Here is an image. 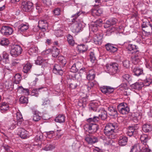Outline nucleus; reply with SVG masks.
Returning <instances> with one entry per match:
<instances>
[{"label":"nucleus","instance_id":"nucleus-1","mask_svg":"<svg viewBox=\"0 0 152 152\" xmlns=\"http://www.w3.org/2000/svg\"><path fill=\"white\" fill-rule=\"evenodd\" d=\"M108 73L111 75H114L119 72L118 65L116 63L107 64L105 66Z\"/></svg>","mask_w":152,"mask_h":152},{"label":"nucleus","instance_id":"nucleus-2","mask_svg":"<svg viewBox=\"0 0 152 152\" xmlns=\"http://www.w3.org/2000/svg\"><path fill=\"white\" fill-rule=\"evenodd\" d=\"M98 127L96 124L88 123L84 126V129L86 131H88L89 133H93L96 132Z\"/></svg>","mask_w":152,"mask_h":152},{"label":"nucleus","instance_id":"nucleus-3","mask_svg":"<svg viewBox=\"0 0 152 152\" xmlns=\"http://www.w3.org/2000/svg\"><path fill=\"white\" fill-rule=\"evenodd\" d=\"M22 50V49L19 45H13L11 46L10 54L13 57H17L21 53Z\"/></svg>","mask_w":152,"mask_h":152},{"label":"nucleus","instance_id":"nucleus-4","mask_svg":"<svg viewBox=\"0 0 152 152\" xmlns=\"http://www.w3.org/2000/svg\"><path fill=\"white\" fill-rule=\"evenodd\" d=\"M117 108L119 112L122 114L128 113L129 111L126 104L123 103L119 104L117 107Z\"/></svg>","mask_w":152,"mask_h":152},{"label":"nucleus","instance_id":"nucleus-5","mask_svg":"<svg viewBox=\"0 0 152 152\" xmlns=\"http://www.w3.org/2000/svg\"><path fill=\"white\" fill-rule=\"evenodd\" d=\"M72 22V31L75 33H78L81 30L80 22L79 20L76 21V20H73Z\"/></svg>","mask_w":152,"mask_h":152},{"label":"nucleus","instance_id":"nucleus-6","mask_svg":"<svg viewBox=\"0 0 152 152\" xmlns=\"http://www.w3.org/2000/svg\"><path fill=\"white\" fill-rule=\"evenodd\" d=\"M33 6L32 3L30 1H23L22 2L21 7L24 11L28 12L32 10Z\"/></svg>","mask_w":152,"mask_h":152},{"label":"nucleus","instance_id":"nucleus-7","mask_svg":"<svg viewBox=\"0 0 152 152\" xmlns=\"http://www.w3.org/2000/svg\"><path fill=\"white\" fill-rule=\"evenodd\" d=\"M13 31L12 28L9 26H3L1 30V33L5 35H9L11 34Z\"/></svg>","mask_w":152,"mask_h":152},{"label":"nucleus","instance_id":"nucleus-8","mask_svg":"<svg viewBox=\"0 0 152 152\" xmlns=\"http://www.w3.org/2000/svg\"><path fill=\"white\" fill-rule=\"evenodd\" d=\"M104 133L108 137L109 139H110L109 140V143H111L113 142L112 139H114L116 137V134L114 131H111L109 130V131L104 130Z\"/></svg>","mask_w":152,"mask_h":152},{"label":"nucleus","instance_id":"nucleus-9","mask_svg":"<svg viewBox=\"0 0 152 152\" xmlns=\"http://www.w3.org/2000/svg\"><path fill=\"white\" fill-rule=\"evenodd\" d=\"M140 53L137 50L135 52V55L131 57V59L133 63L136 64L140 61Z\"/></svg>","mask_w":152,"mask_h":152},{"label":"nucleus","instance_id":"nucleus-10","mask_svg":"<svg viewBox=\"0 0 152 152\" xmlns=\"http://www.w3.org/2000/svg\"><path fill=\"white\" fill-rule=\"evenodd\" d=\"M101 91L103 93L107 95L112 93L114 91V88L110 86H104L100 88Z\"/></svg>","mask_w":152,"mask_h":152},{"label":"nucleus","instance_id":"nucleus-11","mask_svg":"<svg viewBox=\"0 0 152 152\" xmlns=\"http://www.w3.org/2000/svg\"><path fill=\"white\" fill-rule=\"evenodd\" d=\"M102 12L103 11L102 9L99 7L93 8L91 10L92 15L93 16H100Z\"/></svg>","mask_w":152,"mask_h":152},{"label":"nucleus","instance_id":"nucleus-12","mask_svg":"<svg viewBox=\"0 0 152 152\" xmlns=\"http://www.w3.org/2000/svg\"><path fill=\"white\" fill-rule=\"evenodd\" d=\"M85 140L89 144H91L95 143L98 142V140L96 137L90 136L89 135H87L85 137Z\"/></svg>","mask_w":152,"mask_h":152},{"label":"nucleus","instance_id":"nucleus-13","mask_svg":"<svg viewBox=\"0 0 152 152\" xmlns=\"http://www.w3.org/2000/svg\"><path fill=\"white\" fill-rule=\"evenodd\" d=\"M132 120L134 122L136 123L142 118L141 113L136 112L132 113Z\"/></svg>","mask_w":152,"mask_h":152},{"label":"nucleus","instance_id":"nucleus-14","mask_svg":"<svg viewBox=\"0 0 152 152\" xmlns=\"http://www.w3.org/2000/svg\"><path fill=\"white\" fill-rule=\"evenodd\" d=\"M53 72L56 74H58L61 75H62L63 73V72L61 67L58 64H55L54 66Z\"/></svg>","mask_w":152,"mask_h":152},{"label":"nucleus","instance_id":"nucleus-15","mask_svg":"<svg viewBox=\"0 0 152 152\" xmlns=\"http://www.w3.org/2000/svg\"><path fill=\"white\" fill-rule=\"evenodd\" d=\"M20 136L22 139H25L28 137V132L25 129L20 128L19 129Z\"/></svg>","mask_w":152,"mask_h":152},{"label":"nucleus","instance_id":"nucleus-16","mask_svg":"<svg viewBox=\"0 0 152 152\" xmlns=\"http://www.w3.org/2000/svg\"><path fill=\"white\" fill-rule=\"evenodd\" d=\"M127 141L128 139L126 137L121 136L118 140L119 144L121 146H124L127 144Z\"/></svg>","mask_w":152,"mask_h":152},{"label":"nucleus","instance_id":"nucleus-17","mask_svg":"<svg viewBox=\"0 0 152 152\" xmlns=\"http://www.w3.org/2000/svg\"><path fill=\"white\" fill-rule=\"evenodd\" d=\"M117 128V126L112 123H109L105 126L104 130L109 131L110 130L111 131H114L115 129Z\"/></svg>","mask_w":152,"mask_h":152},{"label":"nucleus","instance_id":"nucleus-18","mask_svg":"<svg viewBox=\"0 0 152 152\" xmlns=\"http://www.w3.org/2000/svg\"><path fill=\"white\" fill-rule=\"evenodd\" d=\"M105 47L107 50L110 52L114 53L117 50V48L111 44H108L105 45Z\"/></svg>","mask_w":152,"mask_h":152},{"label":"nucleus","instance_id":"nucleus-19","mask_svg":"<svg viewBox=\"0 0 152 152\" xmlns=\"http://www.w3.org/2000/svg\"><path fill=\"white\" fill-rule=\"evenodd\" d=\"M144 86V84L143 83L137 82L135 83L132 84L131 85V86L132 88L139 90L142 88Z\"/></svg>","mask_w":152,"mask_h":152},{"label":"nucleus","instance_id":"nucleus-20","mask_svg":"<svg viewBox=\"0 0 152 152\" xmlns=\"http://www.w3.org/2000/svg\"><path fill=\"white\" fill-rule=\"evenodd\" d=\"M9 109L8 104L6 102H2L0 104V110L2 112L7 110Z\"/></svg>","mask_w":152,"mask_h":152},{"label":"nucleus","instance_id":"nucleus-21","mask_svg":"<svg viewBox=\"0 0 152 152\" xmlns=\"http://www.w3.org/2000/svg\"><path fill=\"white\" fill-rule=\"evenodd\" d=\"M65 120V117L63 115L60 114L57 116L55 119L57 122L61 123L64 122Z\"/></svg>","mask_w":152,"mask_h":152},{"label":"nucleus","instance_id":"nucleus-22","mask_svg":"<svg viewBox=\"0 0 152 152\" xmlns=\"http://www.w3.org/2000/svg\"><path fill=\"white\" fill-rule=\"evenodd\" d=\"M16 117L17 122L18 125L21 124L23 121L22 115L20 112H18L16 113Z\"/></svg>","mask_w":152,"mask_h":152},{"label":"nucleus","instance_id":"nucleus-23","mask_svg":"<svg viewBox=\"0 0 152 152\" xmlns=\"http://www.w3.org/2000/svg\"><path fill=\"white\" fill-rule=\"evenodd\" d=\"M103 38L102 35L97 34L94 37V42L96 44H99Z\"/></svg>","mask_w":152,"mask_h":152},{"label":"nucleus","instance_id":"nucleus-24","mask_svg":"<svg viewBox=\"0 0 152 152\" xmlns=\"http://www.w3.org/2000/svg\"><path fill=\"white\" fill-rule=\"evenodd\" d=\"M94 21H92L91 23V25L93 26V28L95 27L96 28L95 30H97V26H100L101 25L102 23V21L100 20H94Z\"/></svg>","mask_w":152,"mask_h":152},{"label":"nucleus","instance_id":"nucleus-25","mask_svg":"<svg viewBox=\"0 0 152 152\" xmlns=\"http://www.w3.org/2000/svg\"><path fill=\"white\" fill-rule=\"evenodd\" d=\"M99 112H101V114H99V116L102 120H105L107 118V112L103 109H100L99 110Z\"/></svg>","mask_w":152,"mask_h":152},{"label":"nucleus","instance_id":"nucleus-26","mask_svg":"<svg viewBox=\"0 0 152 152\" xmlns=\"http://www.w3.org/2000/svg\"><path fill=\"white\" fill-rule=\"evenodd\" d=\"M143 131L145 132H149L152 130V126L148 124H145L142 126Z\"/></svg>","mask_w":152,"mask_h":152},{"label":"nucleus","instance_id":"nucleus-27","mask_svg":"<svg viewBox=\"0 0 152 152\" xmlns=\"http://www.w3.org/2000/svg\"><path fill=\"white\" fill-rule=\"evenodd\" d=\"M142 30L146 34L149 35L152 33V26H148L147 27L143 28Z\"/></svg>","mask_w":152,"mask_h":152},{"label":"nucleus","instance_id":"nucleus-28","mask_svg":"<svg viewBox=\"0 0 152 152\" xmlns=\"http://www.w3.org/2000/svg\"><path fill=\"white\" fill-rule=\"evenodd\" d=\"M141 150L140 145L137 144L134 145L132 147L130 152H140Z\"/></svg>","mask_w":152,"mask_h":152},{"label":"nucleus","instance_id":"nucleus-29","mask_svg":"<svg viewBox=\"0 0 152 152\" xmlns=\"http://www.w3.org/2000/svg\"><path fill=\"white\" fill-rule=\"evenodd\" d=\"M109 114L110 116H115L117 114V111L115 109L112 107L108 108Z\"/></svg>","mask_w":152,"mask_h":152},{"label":"nucleus","instance_id":"nucleus-30","mask_svg":"<svg viewBox=\"0 0 152 152\" xmlns=\"http://www.w3.org/2000/svg\"><path fill=\"white\" fill-rule=\"evenodd\" d=\"M140 139L142 143L144 144L147 142L149 140V138L147 135L143 134L141 135Z\"/></svg>","mask_w":152,"mask_h":152},{"label":"nucleus","instance_id":"nucleus-31","mask_svg":"<svg viewBox=\"0 0 152 152\" xmlns=\"http://www.w3.org/2000/svg\"><path fill=\"white\" fill-rule=\"evenodd\" d=\"M29 26V24L28 23H26L21 24L20 26L19 30L20 31H24L28 29Z\"/></svg>","mask_w":152,"mask_h":152},{"label":"nucleus","instance_id":"nucleus-32","mask_svg":"<svg viewBox=\"0 0 152 152\" xmlns=\"http://www.w3.org/2000/svg\"><path fill=\"white\" fill-rule=\"evenodd\" d=\"M133 72L134 75L137 76H139L143 73V71L142 69L137 67L134 68L133 69Z\"/></svg>","mask_w":152,"mask_h":152},{"label":"nucleus","instance_id":"nucleus-33","mask_svg":"<svg viewBox=\"0 0 152 152\" xmlns=\"http://www.w3.org/2000/svg\"><path fill=\"white\" fill-rule=\"evenodd\" d=\"M95 77V75L94 71L93 70H91L89 72V73L87 75V78L88 80H93Z\"/></svg>","mask_w":152,"mask_h":152},{"label":"nucleus","instance_id":"nucleus-34","mask_svg":"<svg viewBox=\"0 0 152 152\" xmlns=\"http://www.w3.org/2000/svg\"><path fill=\"white\" fill-rule=\"evenodd\" d=\"M67 41L69 44L72 46H73L75 44V41L73 37L70 34H68L67 37Z\"/></svg>","mask_w":152,"mask_h":152},{"label":"nucleus","instance_id":"nucleus-35","mask_svg":"<svg viewBox=\"0 0 152 152\" xmlns=\"http://www.w3.org/2000/svg\"><path fill=\"white\" fill-rule=\"evenodd\" d=\"M31 67V65L29 63H27L23 67V70L25 73L29 71Z\"/></svg>","mask_w":152,"mask_h":152},{"label":"nucleus","instance_id":"nucleus-36","mask_svg":"<svg viewBox=\"0 0 152 152\" xmlns=\"http://www.w3.org/2000/svg\"><path fill=\"white\" fill-rule=\"evenodd\" d=\"M14 83L16 84H19L21 79V76L19 74H16L14 77Z\"/></svg>","mask_w":152,"mask_h":152},{"label":"nucleus","instance_id":"nucleus-37","mask_svg":"<svg viewBox=\"0 0 152 152\" xmlns=\"http://www.w3.org/2000/svg\"><path fill=\"white\" fill-rule=\"evenodd\" d=\"M98 106L97 104H95L93 103H91L90 104L89 107V110L91 111H96L97 109Z\"/></svg>","mask_w":152,"mask_h":152},{"label":"nucleus","instance_id":"nucleus-38","mask_svg":"<svg viewBox=\"0 0 152 152\" xmlns=\"http://www.w3.org/2000/svg\"><path fill=\"white\" fill-rule=\"evenodd\" d=\"M77 48L80 53L84 52L87 50L86 47L83 45H78Z\"/></svg>","mask_w":152,"mask_h":152},{"label":"nucleus","instance_id":"nucleus-39","mask_svg":"<svg viewBox=\"0 0 152 152\" xmlns=\"http://www.w3.org/2000/svg\"><path fill=\"white\" fill-rule=\"evenodd\" d=\"M41 118V116L39 115L38 112L35 111L33 117V120L35 121H38Z\"/></svg>","mask_w":152,"mask_h":152},{"label":"nucleus","instance_id":"nucleus-40","mask_svg":"<svg viewBox=\"0 0 152 152\" xmlns=\"http://www.w3.org/2000/svg\"><path fill=\"white\" fill-rule=\"evenodd\" d=\"M116 21L115 20H107L106 23V24L104 26V27H108L110 25H113L116 23Z\"/></svg>","mask_w":152,"mask_h":152},{"label":"nucleus","instance_id":"nucleus-41","mask_svg":"<svg viewBox=\"0 0 152 152\" xmlns=\"http://www.w3.org/2000/svg\"><path fill=\"white\" fill-rule=\"evenodd\" d=\"M98 117L95 116L93 118H90L87 119V121L89 123H96L99 121Z\"/></svg>","mask_w":152,"mask_h":152},{"label":"nucleus","instance_id":"nucleus-42","mask_svg":"<svg viewBox=\"0 0 152 152\" xmlns=\"http://www.w3.org/2000/svg\"><path fill=\"white\" fill-rule=\"evenodd\" d=\"M59 61L61 64L62 66H64L66 63V61L64 57L62 56H59L58 57Z\"/></svg>","mask_w":152,"mask_h":152},{"label":"nucleus","instance_id":"nucleus-43","mask_svg":"<svg viewBox=\"0 0 152 152\" xmlns=\"http://www.w3.org/2000/svg\"><path fill=\"white\" fill-rule=\"evenodd\" d=\"M9 43L8 39L5 38H2L0 41L1 44L3 46L7 45Z\"/></svg>","mask_w":152,"mask_h":152},{"label":"nucleus","instance_id":"nucleus-44","mask_svg":"<svg viewBox=\"0 0 152 152\" xmlns=\"http://www.w3.org/2000/svg\"><path fill=\"white\" fill-rule=\"evenodd\" d=\"M43 88V87H40L39 88H36L35 89H33L31 92V94L32 96H37L38 95L39 93L38 92V91H39L40 90L42 89Z\"/></svg>","mask_w":152,"mask_h":152},{"label":"nucleus","instance_id":"nucleus-45","mask_svg":"<svg viewBox=\"0 0 152 152\" xmlns=\"http://www.w3.org/2000/svg\"><path fill=\"white\" fill-rule=\"evenodd\" d=\"M94 82L91 81H89L86 84L87 89L88 91L94 87Z\"/></svg>","mask_w":152,"mask_h":152},{"label":"nucleus","instance_id":"nucleus-46","mask_svg":"<svg viewBox=\"0 0 152 152\" xmlns=\"http://www.w3.org/2000/svg\"><path fill=\"white\" fill-rule=\"evenodd\" d=\"M39 24L42 27H47L48 26L47 22L45 20H40L38 22Z\"/></svg>","mask_w":152,"mask_h":152},{"label":"nucleus","instance_id":"nucleus-47","mask_svg":"<svg viewBox=\"0 0 152 152\" xmlns=\"http://www.w3.org/2000/svg\"><path fill=\"white\" fill-rule=\"evenodd\" d=\"M59 53V51L57 48L53 49L52 50V56L55 58L57 57Z\"/></svg>","mask_w":152,"mask_h":152},{"label":"nucleus","instance_id":"nucleus-48","mask_svg":"<svg viewBox=\"0 0 152 152\" xmlns=\"http://www.w3.org/2000/svg\"><path fill=\"white\" fill-rule=\"evenodd\" d=\"M19 101L22 104L27 103L28 102V98L24 96L20 97Z\"/></svg>","mask_w":152,"mask_h":152},{"label":"nucleus","instance_id":"nucleus-49","mask_svg":"<svg viewBox=\"0 0 152 152\" xmlns=\"http://www.w3.org/2000/svg\"><path fill=\"white\" fill-rule=\"evenodd\" d=\"M45 60L42 58V57H38L37 60L35 61V63L38 65L41 64L43 62L45 61Z\"/></svg>","mask_w":152,"mask_h":152},{"label":"nucleus","instance_id":"nucleus-50","mask_svg":"<svg viewBox=\"0 0 152 152\" xmlns=\"http://www.w3.org/2000/svg\"><path fill=\"white\" fill-rule=\"evenodd\" d=\"M137 48L136 45L132 44H129L128 46V49L129 51L134 50Z\"/></svg>","mask_w":152,"mask_h":152},{"label":"nucleus","instance_id":"nucleus-51","mask_svg":"<svg viewBox=\"0 0 152 152\" xmlns=\"http://www.w3.org/2000/svg\"><path fill=\"white\" fill-rule=\"evenodd\" d=\"M75 66L76 67V68L78 70L80 71L84 70L85 69V68H81L82 64L80 62H77L75 64Z\"/></svg>","mask_w":152,"mask_h":152},{"label":"nucleus","instance_id":"nucleus-52","mask_svg":"<svg viewBox=\"0 0 152 152\" xmlns=\"http://www.w3.org/2000/svg\"><path fill=\"white\" fill-rule=\"evenodd\" d=\"M61 130H57V131L56 135L55 138V140H58L63 135V133L60 132Z\"/></svg>","mask_w":152,"mask_h":152},{"label":"nucleus","instance_id":"nucleus-53","mask_svg":"<svg viewBox=\"0 0 152 152\" xmlns=\"http://www.w3.org/2000/svg\"><path fill=\"white\" fill-rule=\"evenodd\" d=\"M90 58L91 61L93 63L96 59L95 55L93 52H91L90 53Z\"/></svg>","mask_w":152,"mask_h":152},{"label":"nucleus","instance_id":"nucleus-54","mask_svg":"<svg viewBox=\"0 0 152 152\" xmlns=\"http://www.w3.org/2000/svg\"><path fill=\"white\" fill-rule=\"evenodd\" d=\"M138 129V127L136 126H129L128 127V129L129 131H132V133H134V132H135L136 130Z\"/></svg>","mask_w":152,"mask_h":152},{"label":"nucleus","instance_id":"nucleus-55","mask_svg":"<svg viewBox=\"0 0 152 152\" xmlns=\"http://www.w3.org/2000/svg\"><path fill=\"white\" fill-rule=\"evenodd\" d=\"M151 24H150L149 21L147 20L146 21H143V23L142 24V28H145L148 26H151Z\"/></svg>","mask_w":152,"mask_h":152},{"label":"nucleus","instance_id":"nucleus-56","mask_svg":"<svg viewBox=\"0 0 152 152\" xmlns=\"http://www.w3.org/2000/svg\"><path fill=\"white\" fill-rule=\"evenodd\" d=\"M123 78L125 80L129 81L131 80V77L128 74H125L122 76Z\"/></svg>","mask_w":152,"mask_h":152},{"label":"nucleus","instance_id":"nucleus-57","mask_svg":"<svg viewBox=\"0 0 152 152\" xmlns=\"http://www.w3.org/2000/svg\"><path fill=\"white\" fill-rule=\"evenodd\" d=\"M42 137V135L41 133L40 132L38 133L37 135L35 137V140L36 141L38 142L41 140Z\"/></svg>","mask_w":152,"mask_h":152},{"label":"nucleus","instance_id":"nucleus-58","mask_svg":"<svg viewBox=\"0 0 152 152\" xmlns=\"http://www.w3.org/2000/svg\"><path fill=\"white\" fill-rule=\"evenodd\" d=\"M54 148L53 146L49 145H47L45 147H44L43 149L46 151H48L50 150H52Z\"/></svg>","mask_w":152,"mask_h":152},{"label":"nucleus","instance_id":"nucleus-59","mask_svg":"<svg viewBox=\"0 0 152 152\" xmlns=\"http://www.w3.org/2000/svg\"><path fill=\"white\" fill-rule=\"evenodd\" d=\"M152 82V81L151 79H146L144 81V84L145 86H148Z\"/></svg>","mask_w":152,"mask_h":152},{"label":"nucleus","instance_id":"nucleus-60","mask_svg":"<svg viewBox=\"0 0 152 152\" xmlns=\"http://www.w3.org/2000/svg\"><path fill=\"white\" fill-rule=\"evenodd\" d=\"M62 34L63 32L60 30H57L55 32V34L57 37L61 36L62 35Z\"/></svg>","mask_w":152,"mask_h":152},{"label":"nucleus","instance_id":"nucleus-61","mask_svg":"<svg viewBox=\"0 0 152 152\" xmlns=\"http://www.w3.org/2000/svg\"><path fill=\"white\" fill-rule=\"evenodd\" d=\"M123 64L124 66L126 68L129 67V61L127 60L124 61L123 62Z\"/></svg>","mask_w":152,"mask_h":152},{"label":"nucleus","instance_id":"nucleus-62","mask_svg":"<svg viewBox=\"0 0 152 152\" xmlns=\"http://www.w3.org/2000/svg\"><path fill=\"white\" fill-rule=\"evenodd\" d=\"M121 89H123L126 90V89L128 88L127 86V85L126 83H123L121 84L120 86Z\"/></svg>","mask_w":152,"mask_h":152},{"label":"nucleus","instance_id":"nucleus-63","mask_svg":"<svg viewBox=\"0 0 152 152\" xmlns=\"http://www.w3.org/2000/svg\"><path fill=\"white\" fill-rule=\"evenodd\" d=\"M60 10L59 8H56L53 11V12L55 15H58L60 14Z\"/></svg>","mask_w":152,"mask_h":152},{"label":"nucleus","instance_id":"nucleus-64","mask_svg":"<svg viewBox=\"0 0 152 152\" xmlns=\"http://www.w3.org/2000/svg\"><path fill=\"white\" fill-rule=\"evenodd\" d=\"M82 12L79 11L77 12L76 14L72 15V18H73V19H75L77 18L81 14Z\"/></svg>","mask_w":152,"mask_h":152}]
</instances>
